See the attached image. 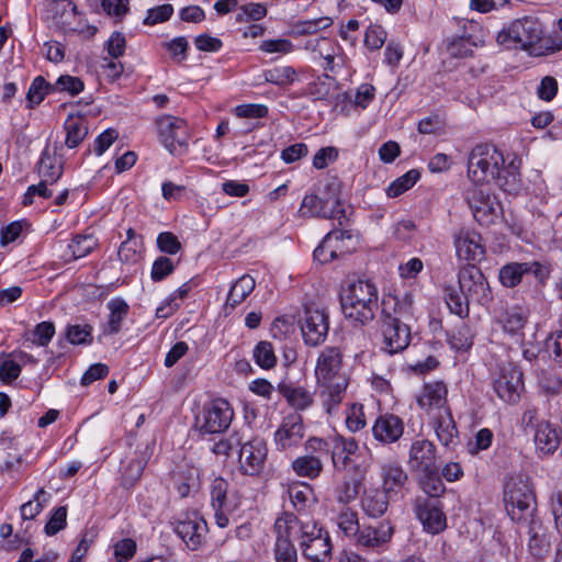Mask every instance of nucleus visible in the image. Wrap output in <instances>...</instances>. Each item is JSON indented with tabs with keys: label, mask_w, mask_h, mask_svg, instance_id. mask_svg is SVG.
<instances>
[{
	"label": "nucleus",
	"mask_w": 562,
	"mask_h": 562,
	"mask_svg": "<svg viewBox=\"0 0 562 562\" xmlns=\"http://www.w3.org/2000/svg\"><path fill=\"white\" fill-rule=\"evenodd\" d=\"M464 199L472 211L475 221L488 226L502 214V205L486 188L473 184L464 192Z\"/></svg>",
	"instance_id": "8"
},
{
	"label": "nucleus",
	"mask_w": 562,
	"mask_h": 562,
	"mask_svg": "<svg viewBox=\"0 0 562 562\" xmlns=\"http://www.w3.org/2000/svg\"><path fill=\"white\" fill-rule=\"evenodd\" d=\"M278 391L286 400L289 405L296 411H304L314 402L313 393L302 386L280 383Z\"/></svg>",
	"instance_id": "35"
},
{
	"label": "nucleus",
	"mask_w": 562,
	"mask_h": 562,
	"mask_svg": "<svg viewBox=\"0 0 562 562\" xmlns=\"http://www.w3.org/2000/svg\"><path fill=\"white\" fill-rule=\"evenodd\" d=\"M267 453L268 449L263 438L256 436L245 442L241 440L238 448L240 472L250 476L258 475L265 468Z\"/></svg>",
	"instance_id": "11"
},
{
	"label": "nucleus",
	"mask_w": 562,
	"mask_h": 562,
	"mask_svg": "<svg viewBox=\"0 0 562 562\" xmlns=\"http://www.w3.org/2000/svg\"><path fill=\"white\" fill-rule=\"evenodd\" d=\"M330 457L333 467L337 471H344L348 467L351 456L358 450V442L355 438H346L341 435H334L329 437Z\"/></svg>",
	"instance_id": "24"
},
{
	"label": "nucleus",
	"mask_w": 562,
	"mask_h": 562,
	"mask_svg": "<svg viewBox=\"0 0 562 562\" xmlns=\"http://www.w3.org/2000/svg\"><path fill=\"white\" fill-rule=\"evenodd\" d=\"M413 295L384 294L381 301L380 329L383 350L394 355L405 350L412 340L408 321L413 318Z\"/></svg>",
	"instance_id": "1"
},
{
	"label": "nucleus",
	"mask_w": 562,
	"mask_h": 562,
	"mask_svg": "<svg viewBox=\"0 0 562 562\" xmlns=\"http://www.w3.org/2000/svg\"><path fill=\"white\" fill-rule=\"evenodd\" d=\"M527 274H533L542 282L549 277V269L538 261L509 262L499 269L498 280L505 288H515Z\"/></svg>",
	"instance_id": "15"
},
{
	"label": "nucleus",
	"mask_w": 562,
	"mask_h": 562,
	"mask_svg": "<svg viewBox=\"0 0 562 562\" xmlns=\"http://www.w3.org/2000/svg\"><path fill=\"white\" fill-rule=\"evenodd\" d=\"M434 428L437 439L446 449L453 450L459 443V432L450 407L434 417Z\"/></svg>",
	"instance_id": "26"
},
{
	"label": "nucleus",
	"mask_w": 562,
	"mask_h": 562,
	"mask_svg": "<svg viewBox=\"0 0 562 562\" xmlns=\"http://www.w3.org/2000/svg\"><path fill=\"white\" fill-rule=\"evenodd\" d=\"M323 384H326V390L322 393L323 405L331 415L345 397L348 380L339 375L336 380L323 382Z\"/></svg>",
	"instance_id": "34"
},
{
	"label": "nucleus",
	"mask_w": 562,
	"mask_h": 562,
	"mask_svg": "<svg viewBox=\"0 0 562 562\" xmlns=\"http://www.w3.org/2000/svg\"><path fill=\"white\" fill-rule=\"evenodd\" d=\"M378 300V289L369 280L359 279L350 282L340 294V304L345 317L360 326H364L374 319L379 306Z\"/></svg>",
	"instance_id": "5"
},
{
	"label": "nucleus",
	"mask_w": 562,
	"mask_h": 562,
	"mask_svg": "<svg viewBox=\"0 0 562 562\" xmlns=\"http://www.w3.org/2000/svg\"><path fill=\"white\" fill-rule=\"evenodd\" d=\"M362 485V477L344 479L341 484L337 487L336 498L341 504H348L353 501Z\"/></svg>",
	"instance_id": "51"
},
{
	"label": "nucleus",
	"mask_w": 562,
	"mask_h": 562,
	"mask_svg": "<svg viewBox=\"0 0 562 562\" xmlns=\"http://www.w3.org/2000/svg\"><path fill=\"white\" fill-rule=\"evenodd\" d=\"M128 4L130 0H101L100 2L102 11L116 21H121L128 12ZM98 8L99 3L98 0H95V10H98Z\"/></svg>",
	"instance_id": "54"
},
{
	"label": "nucleus",
	"mask_w": 562,
	"mask_h": 562,
	"mask_svg": "<svg viewBox=\"0 0 562 562\" xmlns=\"http://www.w3.org/2000/svg\"><path fill=\"white\" fill-rule=\"evenodd\" d=\"M33 335V344L45 347L55 335V325L52 322H42L35 326Z\"/></svg>",
	"instance_id": "64"
},
{
	"label": "nucleus",
	"mask_w": 562,
	"mask_h": 562,
	"mask_svg": "<svg viewBox=\"0 0 562 562\" xmlns=\"http://www.w3.org/2000/svg\"><path fill=\"white\" fill-rule=\"evenodd\" d=\"M22 371L21 364L5 357V353L0 355V380L7 384L16 380Z\"/></svg>",
	"instance_id": "56"
},
{
	"label": "nucleus",
	"mask_w": 562,
	"mask_h": 562,
	"mask_svg": "<svg viewBox=\"0 0 562 562\" xmlns=\"http://www.w3.org/2000/svg\"><path fill=\"white\" fill-rule=\"evenodd\" d=\"M393 532L394 528L390 521H382L378 526L359 528L355 536H357L359 547L374 550L387 543Z\"/></svg>",
	"instance_id": "23"
},
{
	"label": "nucleus",
	"mask_w": 562,
	"mask_h": 562,
	"mask_svg": "<svg viewBox=\"0 0 562 562\" xmlns=\"http://www.w3.org/2000/svg\"><path fill=\"white\" fill-rule=\"evenodd\" d=\"M437 449L428 439H417L412 442L408 452V465L413 471H424L436 468Z\"/></svg>",
	"instance_id": "20"
},
{
	"label": "nucleus",
	"mask_w": 562,
	"mask_h": 562,
	"mask_svg": "<svg viewBox=\"0 0 562 562\" xmlns=\"http://www.w3.org/2000/svg\"><path fill=\"white\" fill-rule=\"evenodd\" d=\"M106 307L110 315L105 333L110 335L117 334L121 330L123 319L130 312V306L122 297H114L108 302Z\"/></svg>",
	"instance_id": "38"
},
{
	"label": "nucleus",
	"mask_w": 562,
	"mask_h": 562,
	"mask_svg": "<svg viewBox=\"0 0 562 562\" xmlns=\"http://www.w3.org/2000/svg\"><path fill=\"white\" fill-rule=\"evenodd\" d=\"M342 353L337 347H326L318 356L315 373L318 381L336 380L341 368Z\"/></svg>",
	"instance_id": "27"
},
{
	"label": "nucleus",
	"mask_w": 562,
	"mask_h": 562,
	"mask_svg": "<svg viewBox=\"0 0 562 562\" xmlns=\"http://www.w3.org/2000/svg\"><path fill=\"white\" fill-rule=\"evenodd\" d=\"M521 375L520 371L513 369L495 380L494 390L501 400L509 404H515L519 401L522 387Z\"/></svg>",
	"instance_id": "30"
},
{
	"label": "nucleus",
	"mask_w": 562,
	"mask_h": 562,
	"mask_svg": "<svg viewBox=\"0 0 562 562\" xmlns=\"http://www.w3.org/2000/svg\"><path fill=\"white\" fill-rule=\"evenodd\" d=\"M526 524L529 535L528 547L530 553L537 559H542L551 547L550 538L546 533L542 521L536 518Z\"/></svg>",
	"instance_id": "31"
},
{
	"label": "nucleus",
	"mask_w": 562,
	"mask_h": 562,
	"mask_svg": "<svg viewBox=\"0 0 562 562\" xmlns=\"http://www.w3.org/2000/svg\"><path fill=\"white\" fill-rule=\"evenodd\" d=\"M404 420L393 414H380L371 428L373 438L381 445H392L397 442L404 434Z\"/></svg>",
	"instance_id": "17"
},
{
	"label": "nucleus",
	"mask_w": 562,
	"mask_h": 562,
	"mask_svg": "<svg viewBox=\"0 0 562 562\" xmlns=\"http://www.w3.org/2000/svg\"><path fill=\"white\" fill-rule=\"evenodd\" d=\"M151 454L153 451L149 446H145L144 449L135 451L133 457L122 461L120 484L123 488L130 490L135 486L142 477Z\"/></svg>",
	"instance_id": "18"
},
{
	"label": "nucleus",
	"mask_w": 562,
	"mask_h": 562,
	"mask_svg": "<svg viewBox=\"0 0 562 562\" xmlns=\"http://www.w3.org/2000/svg\"><path fill=\"white\" fill-rule=\"evenodd\" d=\"M294 45L286 38L265 40L260 43L259 49L267 54H289L293 50Z\"/></svg>",
	"instance_id": "62"
},
{
	"label": "nucleus",
	"mask_w": 562,
	"mask_h": 562,
	"mask_svg": "<svg viewBox=\"0 0 562 562\" xmlns=\"http://www.w3.org/2000/svg\"><path fill=\"white\" fill-rule=\"evenodd\" d=\"M414 512L425 531L436 535L446 529L447 518L440 499L419 496L415 499Z\"/></svg>",
	"instance_id": "13"
},
{
	"label": "nucleus",
	"mask_w": 562,
	"mask_h": 562,
	"mask_svg": "<svg viewBox=\"0 0 562 562\" xmlns=\"http://www.w3.org/2000/svg\"><path fill=\"white\" fill-rule=\"evenodd\" d=\"M367 425L363 412V405L360 403H352L347 411L346 426L352 431L357 432L363 429Z\"/></svg>",
	"instance_id": "55"
},
{
	"label": "nucleus",
	"mask_w": 562,
	"mask_h": 562,
	"mask_svg": "<svg viewBox=\"0 0 562 562\" xmlns=\"http://www.w3.org/2000/svg\"><path fill=\"white\" fill-rule=\"evenodd\" d=\"M297 522V517L292 513H283L280 517L277 518L273 529L277 535L276 544L279 546L283 541L292 542L290 539L291 536V529L293 528V525Z\"/></svg>",
	"instance_id": "49"
},
{
	"label": "nucleus",
	"mask_w": 562,
	"mask_h": 562,
	"mask_svg": "<svg viewBox=\"0 0 562 562\" xmlns=\"http://www.w3.org/2000/svg\"><path fill=\"white\" fill-rule=\"evenodd\" d=\"M92 326L83 325H68L65 331V338L71 345H91L93 341Z\"/></svg>",
	"instance_id": "50"
},
{
	"label": "nucleus",
	"mask_w": 562,
	"mask_h": 562,
	"mask_svg": "<svg viewBox=\"0 0 562 562\" xmlns=\"http://www.w3.org/2000/svg\"><path fill=\"white\" fill-rule=\"evenodd\" d=\"M252 357L255 362L265 370L271 369L277 364L273 346L267 340L259 341L255 346Z\"/></svg>",
	"instance_id": "48"
},
{
	"label": "nucleus",
	"mask_w": 562,
	"mask_h": 562,
	"mask_svg": "<svg viewBox=\"0 0 562 562\" xmlns=\"http://www.w3.org/2000/svg\"><path fill=\"white\" fill-rule=\"evenodd\" d=\"M175 270L173 261L165 256L158 257L151 267L150 278L155 282L166 279Z\"/></svg>",
	"instance_id": "59"
},
{
	"label": "nucleus",
	"mask_w": 562,
	"mask_h": 562,
	"mask_svg": "<svg viewBox=\"0 0 562 562\" xmlns=\"http://www.w3.org/2000/svg\"><path fill=\"white\" fill-rule=\"evenodd\" d=\"M497 319L506 333L516 335L527 324L528 311L522 306L515 305L506 308L497 316Z\"/></svg>",
	"instance_id": "36"
},
{
	"label": "nucleus",
	"mask_w": 562,
	"mask_h": 562,
	"mask_svg": "<svg viewBox=\"0 0 562 562\" xmlns=\"http://www.w3.org/2000/svg\"><path fill=\"white\" fill-rule=\"evenodd\" d=\"M386 41V32L381 25H370L364 34V44L369 49H380Z\"/></svg>",
	"instance_id": "61"
},
{
	"label": "nucleus",
	"mask_w": 562,
	"mask_h": 562,
	"mask_svg": "<svg viewBox=\"0 0 562 562\" xmlns=\"http://www.w3.org/2000/svg\"><path fill=\"white\" fill-rule=\"evenodd\" d=\"M159 139L173 156L188 153V130L186 121L176 116H162L156 122Z\"/></svg>",
	"instance_id": "9"
},
{
	"label": "nucleus",
	"mask_w": 562,
	"mask_h": 562,
	"mask_svg": "<svg viewBox=\"0 0 562 562\" xmlns=\"http://www.w3.org/2000/svg\"><path fill=\"white\" fill-rule=\"evenodd\" d=\"M459 290L445 288V300L451 313L465 318L470 313V303L488 306L493 302V292L487 279L475 265H467L458 272Z\"/></svg>",
	"instance_id": "3"
},
{
	"label": "nucleus",
	"mask_w": 562,
	"mask_h": 562,
	"mask_svg": "<svg viewBox=\"0 0 562 562\" xmlns=\"http://www.w3.org/2000/svg\"><path fill=\"white\" fill-rule=\"evenodd\" d=\"M229 483L221 477H215L210 485L211 506L214 510L215 524L220 528H226L229 524L228 514L232 512L228 502Z\"/></svg>",
	"instance_id": "19"
},
{
	"label": "nucleus",
	"mask_w": 562,
	"mask_h": 562,
	"mask_svg": "<svg viewBox=\"0 0 562 562\" xmlns=\"http://www.w3.org/2000/svg\"><path fill=\"white\" fill-rule=\"evenodd\" d=\"M503 154L492 144H477L469 154L468 177L474 184L496 180L505 192L519 188V173L510 167H504Z\"/></svg>",
	"instance_id": "2"
},
{
	"label": "nucleus",
	"mask_w": 562,
	"mask_h": 562,
	"mask_svg": "<svg viewBox=\"0 0 562 562\" xmlns=\"http://www.w3.org/2000/svg\"><path fill=\"white\" fill-rule=\"evenodd\" d=\"M67 508L66 506H59L54 510L49 520L45 525V533L47 536H54L66 527Z\"/></svg>",
	"instance_id": "60"
},
{
	"label": "nucleus",
	"mask_w": 562,
	"mask_h": 562,
	"mask_svg": "<svg viewBox=\"0 0 562 562\" xmlns=\"http://www.w3.org/2000/svg\"><path fill=\"white\" fill-rule=\"evenodd\" d=\"M292 469L299 476L313 480L322 473L323 462L318 456L306 454L294 459Z\"/></svg>",
	"instance_id": "39"
},
{
	"label": "nucleus",
	"mask_w": 562,
	"mask_h": 562,
	"mask_svg": "<svg viewBox=\"0 0 562 562\" xmlns=\"http://www.w3.org/2000/svg\"><path fill=\"white\" fill-rule=\"evenodd\" d=\"M232 418L229 403L217 398L204 405L202 415L195 418V426L202 434H218L228 428Z\"/></svg>",
	"instance_id": "10"
},
{
	"label": "nucleus",
	"mask_w": 562,
	"mask_h": 562,
	"mask_svg": "<svg viewBox=\"0 0 562 562\" xmlns=\"http://www.w3.org/2000/svg\"><path fill=\"white\" fill-rule=\"evenodd\" d=\"M255 279L248 274L240 277L231 288L227 295L226 305L235 308L254 291Z\"/></svg>",
	"instance_id": "40"
},
{
	"label": "nucleus",
	"mask_w": 562,
	"mask_h": 562,
	"mask_svg": "<svg viewBox=\"0 0 562 562\" xmlns=\"http://www.w3.org/2000/svg\"><path fill=\"white\" fill-rule=\"evenodd\" d=\"M198 481L199 470L193 467H189L173 476L175 488L182 498L189 496L191 490L198 486Z\"/></svg>",
	"instance_id": "44"
},
{
	"label": "nucleus",
	"mask_w": 562,
	"mask_h": 562,
	"mask_svg": "<svg viewBox=\"0 0 562 562\" xmlns=\"http://www.w3.org/2000/svg\"><path fill=\"white\" fill-rule=\"evenodd\" d=\"M143 247V237L138 236V240H125L119 249V258L125 263L136 262L140 257V248Z\"/></svg>",
	"instance_id": "57"
},
{
	"label": "nucleus",
	"mask_w": 562,
	"mask_h": 562,
	"mask_svg": "<svg viewBox=\"0 0 562 562\" xmlns=\"http://www.w3.org/2000/svg\"><path fill=\"white\" fill-rule=\"evenodd\" d=\"M49 93H54L53 83L47 82L42 76L34 78L26 93L27 109H34Z\"/></svg>",
	"instance_id": "42"
},
{
	"label": "nucleus",
	"mask_w": 562,
	"mask_h": 562,
	"mask_svg": "<svg viewBox=\"0 0 562 562\" xmlns=\"http://www.w3.org/2000/svg\"><path fill=\"white\" fill-rule=\"evenodd\" d=\"M300 327L306 345L311 347L319 346L328 335V315L317 307L305 306L304 315L300 319Z\"/></svg>",
	"instance_id": "12"
},
{
	"label": "nucleus",
	"mask_w": 562,
	"mask_h": 562,
	"mask_svg": "<svg viewBox=\"0 0 562 562\" xmlns=\"http://www.w3.org/2000/svg\"><path fill=\"white\" fill-rule=\"evenodd\" d=\"M420 172L417 169H411L403 176L395 179L386 189L389 198H397L411 188L419 180Z\"/></svg>",
	"instance_id": "46"
},
{
	"label": "nucleus",
	"mask_w": 562,
	"mask_h": 562,
	"mask_svg": "<svg viewBox=\"0 0 562 562\" xmlns=\"http://www.w3.org/2000/svg\"><path fill=\"white\" fill-rule=\"evenodd\" d=\"M497 43L507 49H522L530 55L539 56L546 50H559L561 44L557 47L549 46V40L543 37V25L536 16H524L514 20L507 27L498 32Z\"/></svg>",
	"instance_id": "4"
},
{
	"label": "nucleus",
	"mask_w": 562,
	"mask_h": 562,
	"mask_svg": "<svg viewBox=\"0 0 562 562\" xmlns=\"http://www.w3.org/2000/svg\"><path fill=\"white\" fill-rule=\"evenodd\" d=\"M419 485L426 498H440L445 492L446 486L442 482L438 467L429 470L420 471Z\"/></svg>",
	"instance_id": "37"
},
{
	"label": "nucleus",
	"mask_w": 562,
	"mask_h": 562,
	"mask_svg": "<svg viewBox=\"0 0 562 562\" xmlns=\"http://www.w3.org/2000/svg\"><path fill=\"white\" fill-rule=\"evenodd\" d=\"M299 544L303 557L312 562H326L331 557L329 532L316 520L300 521Z\"/></svg>",
	"instance_id": "7"
},
{
	"label": "nucleus",
	"mask_w": 562,
	"mask_h": 562,
	"mask_svg": "<svg viewBox=\"0 0 562 562\" xmlns=\"http://www.w3.org/2000/svg\"><path fill=\"white\" fill-rule=\"evenodd\" d=\"M207 531L206 520L196 510L186 514V516L179 519L175 525V532L190 550H196L201 547Z\"/></svg>",
	"instance_id": "14"
},
{
	"label": "nucleus",
	"mask_w": 562,
	"mask_h": 562,
	"mask_svg": "<svg viewBox=\"0 0 562 562\" xmlns=\"http://www.w3.org/2000/svg\"><path fill=\"white\" fill-rule=\"evenodd\" d=\"M454 247L460 260L481 262L485 258V246L482 236L471 229L462 228L454 235Z\"/></svg>",
	"instance_id": "16"
},
{
	"label": "nucleus",
	"mask_w": 562,
	"mask_h": 562,
	"mask_svg": "<svg viewBox=\"0 0 562 562\" xmlns=\"http://www.w3.org/2000/svg\"><path fill=\"white\" fill-rule=\"evenodd\" d=\"M47 493L44 488H40L33 496V499L24 503L20 510L23 520L34 519L44 508L47 501Z\"/></svg>",
	"instance_id": "52"
},
{
	"label": "nucleus",
	"mask_w": 562,
	"mask_h": 562,
	"mask_svg": "<svg viewBox=\"0 0 562 562\" xmlns=\"http://www.w3.org/2000/svg\"><path fill=\"white\" fill-rule=\"evenodd\" d=\"M504 502L507 514L514 521L528 522L536 519V495L527 479L509 477L504 487Z\"/></svg>",
	"instance_id": "6"
},
{
	"label": "nucleus",
	"mask_w": 562,
	"mask_h": 562,
	"mask_svg": "<svg viewBox=\"0 0 562 562\" xmlns=\"http://www.w3.org/2000/svg\"><path fill=\"white\" fill-rule=\"evenodd\" d=\"M536 448L543 454H552L560 445L558 428L548 420H542L533 431Z\"/></svg>",
	"instance_id": "32"
},
{
	"label": "nucleus",
	"mask_w": 562,
	"mask_h": 562,
	"mask_svg": "<svg viewBox=\"0 0 562 562\" xmlns=\"http://www.w3.org/2000/svg\"><path fill=\"white\" fill-rule=\"evenodd\" d=\"M54 92H67L70 95L79 94L83 88V81L70 75H61L55 83H53Z\"/></svg>",
	"instance_id": "53"
},
{
	"label": "nucleus",
	"mask_w": 562,
	"mask_h": 562,
	"mask_svg": "<svg viewBox=\"0 0 562 562\" xmlns=\"http://www.w3.org/2000/svg\"><path fill=\"white\" fill-rule=\"evenodd\" d=\"M391 498L392 496L381 488H370L364 492L361 506L369 517L379 518L386 513Z\"/></svg>",
	"instance_id": "33"
},
{
	"label": "nucleus",
	"mask_w": 562,
	"mask_h": 562,
	"mask_svg": "<svg viewBox=\"0 0 562 562\" xmlns=\"http://www.w3.org/2000/svg\"><path fill=\"white\" fill-rule=\"evenodd\" d=\"M157 247L161 252L176 255L181 249V243L175 234L162 232L157 237Z\"/></svg>",
	"instance_id": "63"
},
{
	"label": "nucleus",
	"mask_w": 562,
	"mask_h": 562,
	"mask_svg": "<svg viewBox=\"0 0 562 562\" xmlns=\"http://www.w3.org/2000/svg\"><path fill=\"white\" fill-rule=\"evenodd\" d=\"M448 387L442 381H435L425 383L420 395L417 397L418 406L429 412L437 408L440 412H445L447 405Z\"/></svg>",
	"instance_id": "25"
},
{
	"label": "nucleus",
	"mask_w": 562,
	"mask_h": 562,
	"mask_svg": "<svg viewBox=\"0 0 562 562\" xmlns=\"http://www.w3.org/2000/svg\"><path fill=\"white\" fill-rule=\"evenodd\" d=\"M304 436L303 418L299 414L285 416L274 434V441L279 449L285 450L296 446Z\"/></svg>",
	"instance_id": "21"
},
{
	"label": "nucleus",
	"mask_w": 562,
	"mask_h": 562,
	"mask_svg": "<svg viewBox=\"0 0 562 562\" xmlns=\"http://www.w3.org/2000/svg\"><path fill=\"white\" fill-rule=\"evenodd\" d=\"M262 77L265 82L282 87L294 82L296 71L291 66L274 67L263 70Z\"/></svg>",
	"instance_id": "47"
},
{
	"label": "nucleus",
	"mask_w": 562,
	"mask_h": 562,
	"mask_svg": "<svg viewBox=\"0 0 562 562\" xmlns=\"http://www.w3.org/2000/svg\"><path fill=\"white\" fill-rule=\"evenodd\" d=\"M37 172L44 180L52 183L57 181L63 173L61 167L56 166L55 155L50 154L47 147L43 150L37 162Z\"/></svg>",
	"instance_id": "43"
},
{
	"label": "nucleus",
	"mask_w": 562,
	"mask_h": 562,
	"mask_svg": "<svg viewBox=\"0 0 562 562\" xmlns=\"http://www.w3.org/2000/svg\"><path fill=\"white\" fill-rule=\"evenodd\" d=\"M300 211L303 215L338 220L339 225H342L341 220L346 218V212L344 209L334 207L328 199L316 194L305 195Z\"/></svg>",
	"instance_id": "22"
},
{
	"label": "nucleus",
	"mask_w": 562,
	"mask_h": 562,
	"mask_svg": "<svg viewBox=\"0 0 562 562\" xmlns=\"http://www.w3.org/2000/svg\"><path fill=\"white\" fill-rule=\"evenodd\" d=\"M267 8L261 3H248L240 7V12L236 15L237 22L259 21L267 15Z\"/></svg>",
	"instance_id": "58"
},
{
	"label": "nucleus",
	"mask_w": 562,
	"mask_h": 562,
	"mask_svg": "<svg viewBox=\"0 0 562 562\" xmlns=\"http://www.w3.org/2000/svg\"><path fill=\"white\" fill-rule=\"evenodd\" d=\"M65 144L69 148L77 147L88 134V123L82 117H69L65 122Z\"/></svg>",
	"instance_id": "41"
},
{
	"label": "nucleus",
	"mask_w": 562,
	"mask_h": 562,
	"mask_svg": "<svg viewBox=\"0 0 562 562\" xmlns=\"http://www.w3.org/2000/svg\"><path fill=\"white\" fill-rule=\"evenodd\" d=\"M357 244L358 238L351 231L333 229L323 239V247L330 248V256L336 259L351 254Z\"/></svg>",
	"instance_id": "28"
},
{
	"label": "nucleus",
	"mask_w": 562,
	"mask_h": 562,
	"mask_svg": "<svg viewBox=\"0 0 562 562\" xmlns=\"http://www.w3.org/2000/svg\"><path fill=\"white\" fill-rule=\"evenodd\" d=\"M474 331L471 326L462 322L449 335V342L456 350L467 351L473 345Z\"/></svg>",
	"instance_id": "45"
},
{
	"label": "nucleus",
	"mask_w": 562,
	"mask_h": 562,
	"mask_svg": "<svg viewBox=\"0 0 562 562\" xmlns=\"http://www.w3.org/2000/svg\"><path fill=\"white\" fill-rule=\"evenodd\" d=\"M380 476L382 491L390 496H397L408 484V475L398 463H387L381 467Z\"/></svg>",
	"instance_id": "29"
}]
</instances>
